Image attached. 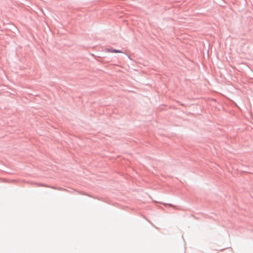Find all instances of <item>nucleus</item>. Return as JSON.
Listing matches in <instances>:
<instances>
[{
	"instance_id": "nucleus-1",
	"label": "nucleus",
	"mask_w": 253,
	"mask_h": 253,
	"mask_svg": "<svg viewBox=\"0 0 253 253\" xmlns=\"http://www.w3.org/2000/svg\"><path fill=\"white\" fill-rule=\"evenodd\" d=\"M112 52H115V53H122V51L117 50H113L112 51Z\"/></svg>"
}]
</instances>
